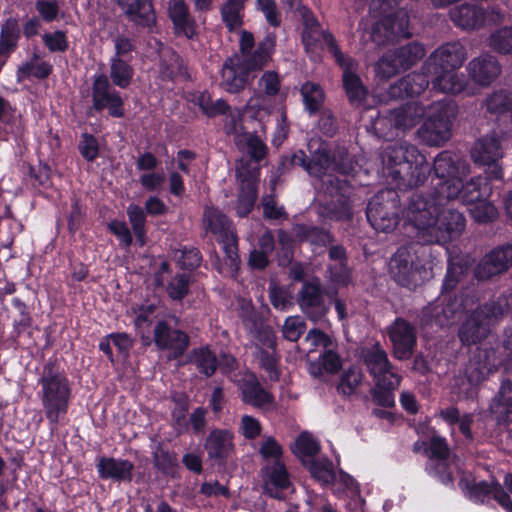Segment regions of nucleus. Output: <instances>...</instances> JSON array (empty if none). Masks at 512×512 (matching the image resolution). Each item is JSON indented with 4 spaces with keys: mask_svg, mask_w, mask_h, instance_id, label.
Here are the masks:
<instances>
[{
    "mask_svg": "<svg viewBox=\"0 0 512 512\" xmlns=\"http://www.w3.org/2000/svg\"><path fill=\"white\" fill-rule=\"evenodd\" d=\"M490 47L500 54L512 53V27H503L489 37Z\"/></svg>",
    "mask_w": 512,
    "mask_h": 512,
    "instance_id": "58",
    "label": "nucleus"
},
{
    "mask_svg": "<svg viewBox=\"0 0 512 512\" xmlns=\"http://www.w3.org/2000/svg\"><path fill=\"white\" fill-rule=\"evenodd\" d=\"M383 163L389 184L393 187L371 197L365 211L366 218L368 224L386 220L400 224L396 190L407 191L423 185L430 172L429 162L415 145L400 142L385 149Z\"/></svg>",
    "mask_w": 512,
    "mask_h": 512,
    "instance_id": "1",
    "label": "nucleus"
},
{
    "mask_svg": "<svg viewBox=\"0 0 512 512\" xmlns=\"http://www.w3.org/2000/svg\"><path fill=\"white\" fill-rule=\"evenodd\" d=\"M175 407L172 410V418L175 428L179 433L188 430V422L186 421V413L189 409L188 398L185 394H177L173 396Z\"/></svg>",
    "mask_w": 512,
    "mask_h": 512,
    "instance_id": "59",
    "label": "nucleus"
},
{
    "mask_svg": "<svg viewBox=\"0 0 512 512\" xmlns=\"http://www.w3.org/2000/svg\"><path fill=\"white\" fill-rule=\"evenodd\" d=\"M256 72L244 58L238 54L227 57L221 69V87L231 94L242 92L250 83Z\"/></svg>",
    "mask_w": 512,
    "mask_h": 512,
    "instance_id": "14",
    "label": "nucleus"
},
{
    "mask_svg": "<svg viewBox=\"0 0 512 512\" xmlns=\"http://www.w3.org/2000/svg\"><path fill=\"white\" fill-rule=\"evenodd\" d=\"M270 308L262 305L255 308L250 300L239 301V317L249 334L269 323Z\"/></svg>",
    "mask_w": 512,
    "mask_h": 512,
    "instance_id": "35",
    "label": "nucleus"
},
{
    "mask_svg": "<svg viewBox=\"0 0 512 512\" xmlns=\"http://www.w3.org/2000/svg\"><path fill=\"white\" fill-rule=\"evenodd\" d=\"M393 53L402 70H408L425 56L426 51L421 43L410 42L398 47Z\"/></svg>",
    "mask_w": 512,
    "mask_h": 512,
    "instance_id": "48",
    "label": "nucleus"
},
{
    "mask_svg": "<svg viewBox=\"0 0 512 512\" xmlns=\"http://www.w3.org/2000/svg\"><path fill=\"white\" fill-rule=\"evenodd\" d=\"M490 332V326L474 310L472 314L460 325L458 338L462 345L471 346L480 343Z\"/></svg>",
    "mask_w": 512,
    "mask_h": 512,
    "instance_id": "30",
    "label": "nucleus"
},
{
    "mask_svg": "<svg viewBox=\"0 0 512 512\" xmlns=\"http://www.w3.org/2000/svg\"><path fill=\"white\" fill-rule=\"evenodd\" d=\"M494 481H479V482H471L468 480H461L459 482V486L463 490L466 497H468L471 501L479 504H484L486 499L493 495L494 493Z\"/></svg>",
    "mask_w": 512,
    "mask_h": 512,
    "instance_id": "47",
    "label": "nucleus"
},
{
    "mask_svg": "<svg viewBox=\"0 0 512 512\" xmlns=\"http://www.w3.org/2000/svg\"><path fill=\"white\" fill-rule=\"evenodd\" d=\"M153 465L164 475L174 476L178 467L177 454L167 450L162 443H157L152 451Z\"/></svg>",
    "mask_w": 512,
    "mask_h": 512,
    "instance_id": "46",
    "label": "nucleus"
},
{
    "mask_svg": "<svg viewBox=\"0 0 512 512\" xmlns=\"http://www.w3.org/2000/svg\"><path fill=\"white\" fill-rule=\"evenodd\" d=\"M204 448L208 458L217 464H224L234 450L233 435L226 429H213L207 436Z\"/></svg>",
    "mask_w": 512,
    "mask_h": 512,
    "instance_id": "22",
    "label": "nucleus"
},
{
    "mask_svg": "<svg viewBox=\"0 0 512 512\" xmlns=\"http://www.w3.org/2000/svg\"><path fill=\"white\" fill-rule=\"evenodd\" d=\"M236 178L239 182L236 214L243 218L248 216L255 206L258 197L260 168L252 166L250 161H242L236 168Z\"/></svg>",
    "mask_w": 512,
    "mask_h": 512,
    "instance_id": "10",
    "label": "nucleus"
},
{
    "mask_svg": "<svg viewBox=\"0 0 512 512\" xmlns=\"http://www.w3.org/2000/svg\"><path fill=\"white\" fill-rule=\"evenodd\" d=\"M357 168L358 162L347 148L337 146L331 150L327 142H321L318 148L311 153L308 173L317 178H322L328 172L354 177Z\"/></svg>",
    "mask_w": 512,
    "mask_h": 512,
    "instance_id": "6",
    "label": "nucleus"
},
{
    "mask_svg": "<svg viewBox=\"0 0 512 512\" xmlns=\"http://www.w3.org/2000/svg\"><path fill=\"white\" fill-rule=\"evenodd\" d=\"M494 355L492 350H480L475 354L469 361V365L466 369V374L471 383H479L485 380L489 374L496 371L499 361L491 359Z\"/></svg>",
    "mask_w": 512,
    "mask_h": 512,
    "instance_id": "36",
    "label": "nucleus"
},
{
    "mask_svg": "<svg viewBox=\"0 0 512 512\" xmlns=\"http://www.w3.org/2000/svg\"><path fill=\"white\" fill-rule=\"evenodd\" d=\"M490 411L498 422H512V380L502 381L490 404Z\"/></svg>",
    "mask_w": 512,
    "mask_h": 512,
    "instance_id": "37",
    "label": "nucleus"
},
{
    "mask_svg": "<svg viewBox=\"0 0 512 512\" xmlns=\"http://www.w3.org/2000/svg\"><path fill=\"white\" fill-rule=\"evenodd\" d=\"M426 456L430 461L448 460L450 456V447L446 439L440 435L434 434L429 440V446L426 449Z\"/></svg>",
    "mask_w": 512,
    "mask_h": 512,
    "instance_id": "62",
    "label": "nucleus"
},
{
    "mask_svg": "<svg viewBox=\"0 0 512 512\" xmlns=\"http://www.w3.org/2000/svg\"><path fill=\"white\" fill-rule=\"evenodd\" d=\"M464 226H412L417 244H444L461 234Z\"/></svg>",
    "mask_w": 512,
    "mask_h": 512,
    "instance_id": "29",
    "label": "nucleus"
},
{
    "mask_svg": "<svg viewBox=\"0 0 512 512\" xmlns=\"http://www.w3.org/2000/svg\"><path fill=\"white\" fill-rule=\"evenodd\" d=\"M126 19L139 28H152L156 24L153 0H113Z\"/></svg>",
    "mask_w": 512,
    "mask_h": 512,
    "instance_id": "20",
    "label": "nucleus"
},
{
    "mask_svg": "<svg viewBox=\"0 0 512 512\" xmlns=\"http://www.w3.org/2000/svg\"><path fill=\"white\" fill-rule=\"evenodd\" d=\"M476 300L475 294L468 288L461 289L455 295L441 296L422 308L419 325L422 330L433 332L449 327L471 310Z\"/></svg>",
    "mask_w": 512,
    "mask_h": 512,
    "instance_id": "4",
    "label": "nucleus"
},
{
    "mask_svg": "<svg viewBox=\"0 0 512 512\" xmlns=\"http://www.w3.org/2000/svg\"><path fill=\"white\" fill-rule=\"evenodd\" d=\"M512 267V244L498 246L486 254L474 270L478 280H488Z\"/></svg>",
    "mask_w": 512,
    "mask_h": 512,
    "instance_id": "17",
    "label": "nucleus"
},
{
    "mask_svg": "<svg viewBox=\"0 0 512 512\" xmlns=\"http://www.w3.org/2000/svg\"><path fill=\"white\" fill-rule=\"evenodd\" d=\"M475 310L491 327L512 313V294H500Z\"/></svg>",
    "mask_w": 512,
    "mask_h": 512,
    "instance_id": "32",
    "label": "nucleus"
},
{
    "mask_svg": "<svg viewBox=\"0 0 512 512\" xmlns=\"http://www.w3.org/2000/svg\"><path fill=\"white\" fill-rule=\"evenodd\" d=\"M502 157L501 140L496 133L478 139L472 151L474 162L486 166L485 174L491 179L503 178V169L499 164Z\"/></svg>",
    "mask_w": 512,
    "mask_h": 512,
    "instance_id": "12",
    "label": "nucleus"
},
{
    "mask_svg": "<svg viewBox=\"0 0 512 512\" xmlns=\"http://www.w3.org/2000/svg\"><path fill=\"white\" fill-rule=\"evenodd\" d=\"M470 78L480 86L490 85L501 73V66L496 57L482 54L472 59L467 66Z\"/></svg>",
    "mask_w": 512,
    "mask_h": 512,
    "instance_id": "23",
    "label": "nucleus"
},
{
    "mask_svg": "<svg viewBox=\"0 0 512 512\" xmlns=\"http://www.w3.org/2000/svg\"><path fill=\"white\" fill-rule=\"evenodd\" d=\"M208 231L216 235L217 242L222 245L230 271L232 273L237 272L240 265V257L238 255L236 233L230 230V226H208Z\"/></svg>",
    "mask_w": 512,
    "mask_h": 512,
    "instance_id": "31",
    "label": "nucleus"
},
{
    "mask_svg": "<svg viewBox=\"0 0 512 512\" xmlns=\"http://www.w3.org/2000/svg\"><path fill=\"white\" fill-rule=\"evenodd\" d=\"M92 105L88 112L101 113L107 110L112 118L125 117V101L120 92L112 87L106 74L100 73L92 76L91 86Z\"/></svg>",
    "mask_w": 512,
    "mask_h": 512,
    "instance_id": "9",
    "label": "nucleus"
},
{
    "mask_svg": "<svg viewBox=\"0 0 512 512\" xmlns=\"http://www.w3.org/2000/svg\"><path fill=\"white\" fill-rule=\"evenodd\" d=\"M363 379V373L360 368L350 367L343 372L340 377V382L337 386V390L339 393L350 396L352 395L356 388L361 384Z\"/></svg>",
    "mask_w": 512,
    "mask_h": 512,
    "instance_id": "55",
    "label": "nucleus"
},
{
    "mask_svg": "<svg viewBox=\"0 0 512 512\" xmlns=\"http://www.w3.org/2000/svg\"><path fill=\"white\" fill-rule=\"evenodd\" d=\"M489 175L477 176L467 182H463L461 201L465 204H473L480 200H487L492 193V185Z\"/></svg>",
    "mask_w": 512,
    "mask_h": 512,
    "instance_id": "40",
    "label": "nucleus"
},
{
    "mask_svg": "<svg viewBox=\"0 0 512 512\" xmlns=\"http://www.w3.org/2000/svg\"><path fill=\"white\" fill-rule=\"evenodd\" d=\"M159 76L162 81L175 82L178 76L190 79L187 66L183 58L172 52L169 59H162L159 64Z\"/></svg>",
    "mask_w": 512,
    "mask_h": 512,
    "instance_id": "43",
    "label": "nucleus"
},
{
    "mask_svg": "<svg viewBox=\"0 0 512 512\" xmlns=\"http://www.w3.org/2000/svg\"><path fill=\"white\" fill-rule=\"evenodd\" d=\"M322 34L328 52L342 70V88L349 103L356 107L362 106L368 98L369 90L357 73L358 62L341 51L335 36L330 31H323Z\"/></svg>",
    "mask_w": 512,
    "mask_h": 512,
    "instance_id": "5",
    "label": "nucleus"
},
{
    "mask_svg": "<svg viewBox=\"0 0 512 512\" xmlns=\"http://www.w3.org/2000/svg\"><path fill=\"white\" fill-rule=\"evenodd\" d=\"M451 21L463 30H475L482 27L486 21V11L477 4L464 3L455 6L449 12Z\"/></svg>",
    "mask_w": 512,
    "mask_h": 512,
    "instance_id": "26",
    "label": "nucleus"
},
{
    "mask_svg": "<svg viewBox=\"0 0 512 512\" xmlns=\"http://www.w3.org/2000/svg\"><path fill=\"white\" fill-rule=\"evenodd\" d=\"M465 175L438 179L431 197L412 195L403 212L406 218L403 224H466L464 213L450 203L451 200L461 199Z\"/></svg>",
    "mask_w": 512,
    "mask_h": 512,
    "instance_id": "2",
    "label": "nucleus"
},
{
    "mask_svg": "<svg viewBox=\"0 0 512 512\" xmlns=\"http://www.w3.org/2000/svg\"><path fill=\"white\" fill-rule=\"evenodd\" d=\"M151 340L159 350L169 351L168 358L170 360L183 356L190 345V337L187 333L171 327L165 320H160L155 324Z\"/></svg>",
    "mask_w": 512,
    "mask_h": 512,
    "instance_id": "13",
    "label": "nucleus"
},
{
    "mask_svg": "<svg viewBox=\"0 0 512 512\" xmlns=\"http://www.w3.org/2000/svg\"><path fill=\"white\" fill-rule=\"evenodd\" d=\"M391 278L408 289H415L423 281L425 273L414 242L403 245L393 254L389 263Z\"/></svg>",
    "mask_w": 512,
    "mask_h": 512,
    "instance_id": "8",
    "label": "nucleus"
},
{
    "mask_svg": "<svg viewBox=\"0 0 512 512\" xmlns=\"http://www.w3.org/2000/svg\"><path fill=\"white\" fill-rule=\"evenodd\" d=\"M457 106L453 102L439 101L432 106V113L417 131L419 138L429 146H441L452 135Z\"/></svg>",
    "mask_w": 512,
    "mask_h": 512,
    "instance_id": "7",
    "label": "nucleus"
},
{
    "mask_svg": "<svg viewBox=\"0 0 512 512\" xmlns=\"http://www.w3.org/2000/svg\"><path fill=\"white\" fill-rule=\"evenodd\" d=\"M324 294L319 279L305 281L298 291V304L302 312L313 322L322 320L330 310V304L325 301Z\"/></svg>",
    "mask_w": 512,
    "mask_h": 512,
    "instance_id": "15",
    "label": "nucleus"
},
{
    "mask_svg": "<svg viewBox=\"0 0 512 512\" xmlns=\"http://www.w3.org/2000/svg\"><path fill=\"white\" fill-rule=\"evenodd\" d=\"M187 362L195 364L198 371L206 377H211L218 368V358L208 347L191 350Z\"/></svg>",
    "mask_w": 512,
    "mask_h": 512,
    "instance_id": "45",
    "label": "nucleus"
},
{
    "mask_svg": "<svg viewBox=\"0 0 512 512\" xmlns=\"http://www.w3.org/2000/svg\"><path fill=\"white\" fill-rule=\"evenodd\" d=\"M318 214L324 221H349L352 218L350 201L348 198L343 196L336 200L331 199L319 206Z\"/></svg>",
    "mask_w": 512,
    "mask_h": 512,
    "instance_id": "41",
    "label": "nucleus"
},
{
    "mask_svg": "<svg viewBox=\"0 0 512 512\" xmlns=\"http://www.w3.org/2000/svg\"><path fill=\"white\" fill-rule=\"evenodd\" d=\"M389 338L393 344V355L399 360L409 359L416 346V332L414 327L403 318H396L388 330Z\"/></svg>",
    "mask_w": 512,
    "mask_h": 512,
    "instance_id": "18",
    "label": "nucleus"
},
{
    "mask_svg": "<svg viewBox=\"0 0 512 512\" xmlns=\"http://www.w3.org/2000/svg\"><path fill=\"white\" fill-rule=\"evenodd\" d=\"M487 110L493 114H503L512 111V99L503 92H494L487 99Z\"/></svg>",
    "mask_w": 512,
    "mask_h": 512,
    "instance_id": "64",
    "label": "nucleus"
},
{
    "mask_svg": "<svg viewBox=\"0 0 512 512\" xmlns=\"http://www.w3.org/2000/svg\"><path fill=\"white\" fill-rule=\"evenodd\" d=\"M254 356L258 360L260 367L268 373L269 379L271 381H278L280 372L277 369V359L274 353H270L262 346L255 344Z\"/></svg>",
    "mask_w": 512,
    "mask_h": 512,
    "instance_id": "56",
    "label": "nucleus"
},
{
    "mask_svg": "<svg viewBox=\"0 0 512 512\" xmlns=\"http://www.w3.org/2000/svg\"><path fill=\"white\" fill-rule=\"evenodd\" d=\"M264 472L263 482L265 493L269 496L281 499L283 491L291 485L287 469L283 462L276 460L271 465L262 468Z\"/></svg>",
    "mask_w": 512,
    "mask_h": 512,
    "instance_id": "25",
    "label": "nucleus"
},
{
    "mask_svg": "<svg viewBox=\"0 0 512 512\" xmlns=\"http://www.w3.org/2000/svg\"><path fill=\"white\" fill-rule=\"evenodd\" d=\"M276 43L277 36L275 32H268L258 42L253 53L244 59L255 71H262L272 61L273 55L276 52Z\"/></svg>",
    "mask_w": 512,
    "mask_h": 512,
    "instance_id": "38",
    "label": "nucleus"
},
{
    "mask_svg": "<svg viewBox=\"0 0 512 512\" xmlns=\"http://www.w3.org/2000/svg\"><path fill=\"white\" fill-rule=\"evenodd\" d=\"M358 356L374 380L388 378L390 374H395L387 352L378 341L371 346L360 347Z\"/></svg>",
    "mask_w": 512,
    "mask_h": 512,
    "instance_id": "19",
    "label": "nucleus"
},
{
    "mask_svg": "<svg viewBox=\"0 0 512 512\" xmlns=\"http://www.w3.org/2000/svg\"><path fill=\"white\" fill-rule=\"evenodd\" d=\"M300 94L309 115H314L321 110L325 101V92L320 84L307 81L301 85Z\"/></svg>",
    "mask_w": 512,
    "mask_h": 512,
    "instance_id": "44",
    "label": "nucleus"
},
{
    "mask_svg": "<svg viewBox=\"0 0 512 512\" xmlns=\"http://www.w3.org/2000/svg\"><path fill=\"white\" fill-rule=\"evenodd\" d=\"M258 89L265 96H277L281 89L280 75L273 70L264 71L258 80Z\"/></svg>",
    "mask_w": 512,
    "mask_h": 512,
    "instance_id": "60",
    "label": "nucleus"
},
{
    "mask_svg": "<svg viewBox=\"0 0 512 512\" xmlns=\"http://www.w3.org/2000/svg\"><path fill=\"white\" fill-rule=\"evenodd\" d=\"M402 70L400 63L396 61L394 53L382 56L375 66V72L379 79L388 80Z\"/></svg>",
    "mask_w": 512,
    "mask_h": 512,
    "instance_id": "61",
    "label": "nucleus"
},
{
    "mask_svg": "<svg viewBox=\"0 0 512 512\" xmlns=\"http://www.w3.org/2000/svg\"><path fill=\"white\" fill-rule=\"evenodd\" d=\"M96 467L101 479L131 482L135 466L127 459L102 456L98 459Z\"/></svg>",
    "mask_w": 512,
    "mask_h": 512,
    "instance_id": "24",
    "label": "nucleus"
},
{
    "mask_svg": "<svg viewBox=\"0 0 512 512\" xmlns=\"http://www.w3.org/2000/svg\"><path fill=\"white\" fill-rule=\"evenodd\" d=\"M292 451L304 465V460L315 459L314 457L320 451V446L308 432H302L296 439Z\"/></svg>",
    "mask_w": 512,
    "mask_h": 512,
    "instance_id": "51",
    "label": "nucleus"
},
{
    "mask_svg": "<svg viewBox=\"0 0 512 512\" xmlns=\"http://www.w3.org/2000/svg\"><path fill=\"white\" fill-rule=\"evenodd\" d=\"M156 306L154 304L141 305L139 307V313L134 320V324L138 329L142 344L149 346L152 343L151 337L146 334L149 332L150 325L152 323L151 315L155 312Z\"/></svg>",
    "mask_w": 512,
    "mask_h": 512,
    "instance_id": "52",
    "label": "nucleus"
},
{
    "mask_svg": "<svg viewBox=\"0 0 512 512\" xmlns=\"http://www.w3.org/2000/svg\"><path fill=\"white\" fill-rule=\"evenodd\" d=\"M411 36L409 16L402 10L384 15L371 28V39L377 45H386Z\"/></svg>",
    "mask_w": 512,
    "mask_h": 512,
    "instance_id": "11",
    "label": "nucleus"
},
{
    "mask_svg": "<svg viewBox=\"0 0 512 512\" xmlns=\"http://www.w3.org/2000/svg\"><path fill=\"white\" fill-rule=\"evenodd\" d=\"M38 383L41 385L39 397L43 411L54 432L61 418L68 412L71 397L69 380L57 361L49 360L42 368Z\"/></svg>",
    "mask_w": 512,
    "mask_h": 512,
    "instance_id": "3",
    "label": "nucleus"
},
{
    "mask_svg": "<svg viewBox=\"0 0 512 512\" xmlns=\"http://www.w3.org/2000/svg\"><path fill=\"white\" fill-rule=\"evenodd\" d=\"M239 389L242 401L253 407L265 408L274 403V396L261 386L255 375L240 380Z\"/></svg>",
    "mask_w": 512,
    "mask_h": 512,
    "instance_id": "28",
    "label": "nucleus"
},
{
    "mask_svg": "<svg viewBox=\"0 0 512 512\" xmlns=\"http://www.w3.org/2000/svg\"><path fill=\"white\" fill-rule=\"evenodd\" d=\"M304 466L311 476L322 485L332 484L335 480L333 464L327 458L304 460Z\"/></svg>",
    "mask_w": 512,
    "mask_h": 512,
    "instance_id": "50",
    "label": "nucleus"
},
{
    "mask_svg": "<svg viewBox=\"0 0 512 512\" xmlns=\"http://www.w3.org/2000/svg\"><path fill=\"white\" fill-rule=\"evenodd\" d=\"M374 381L375 385L370 390L374 403L384 408L394 407V391L400 386L401 377L398 374H390L388 378Z\"/></svg>",
    "mask_w": 512,
    "mask_h": 512,
    "instance_id": "39",
    "label": "nucleus"
},
{
    "mask_svg": "<svg viewBox=\"0 0 512 512\" xmlns=\"http://www.w3.org/2000/svg\"><path fill=\"white\" fill-rule=\"evenodd\" d=\"M429 166H431L429 164ZM432 167H430L431 173ZM434 175L437 179L447 178L458 174H466L469 171V165L452 151L445 150L440 152L434 159ZM430 174L427 175V177Z\"/></svg>",
    "mask_w": 512,
    "mask_h": 512,
    "instance_id": "33",
    "label": "nucleus"
},
{
    "mask_svg": "<svg viewBox=\"0 0 512 512\" xmlns=\"http://www.w3.org/2000/svg\"><path fill=\"white\" fill-rule=\"evenodd\" d=\"M190 290V276L186 273L176 274L168 283L166 291L173 301H182Z\"/></svg>",
    "mask_w": 512,
    "mask_h": 512,
    "instance_id": "57",
    "label": "nucleus"
},
{
    "mask_svg": "<svg viewBox=\"0 0 512 512\" xmlns=\"http://www.w3.org/2000/svg\"><path fill=\"white\" fill-rule=\"evenodd\" d=\"M10 317L13 322L15 338H18L32 324V318L26 304L18 297H14L11 301Z\"/></svg>",
    "mask_w": 512,
    "mask_h": 512,
    "instance_id": "49",
    "label": "nucleus"
},
{
    "mask_svg": "<svg viewBox=\"0 0 512 512\" xmlns=\"http://www.w3.org/2000/svg\"><path fill=\"white\" fill-rule=\"evenodd\" d=\"M431 90L445 94L457 95L463 92L467 85L464 74H458L456 70H436L428 72Z\"/></svg>",
    "mask_w": 512,
    "mask_h": 512,
    "instance_id": "27",
    "label": "nucleus"
},
{
    "mask_svg": "<svg viewBox=\"0 0 512 512\" xmlns=\"http://www.w3.org/2000/svg\"><path fill=\"white\" fill-rule=\"evenodd\" d=\"M178 251L180 252L178 264L182 269L193 271L201 265L202 254L198 248L194 246H183Z\"/></svg>",
    "mask_w": 512,
    "mask_h": 512,
    "instance_id": "63",
    "label": "nucleus"
},
{
    "mask_svg": "<svg viewBox=\"0 0 512 512\" xmlns=\"http://www.w3.org/2000/svg\"><path fill=\"white\" fill-rule=\"evenodd\" d=\"M466 49L458 41L445 43L433 51L422 65L426 72L457 70L466 60Z\"/></svg>",
    "mask_w": 512,
    "mask_h": 512,
    "instance_id": "16",
    "label": "nucleus"
},
{
    "mask_svg": "<svg viewBox=\"0 0 512 512\" xmlns=\"http://www.w3.org/2000/svg\"><path fill=\"white\" fill-rule=\"evenodd\" d=\"M429 85V74L421 68L420 72H411L392 83L387 89V95L395 100L413 98L422 94Z\"/></svg>",
    "mask_w": 512,
    "mask_h": 512,
    "instance_id": "21",
    "label": "nucleus"
},
{
    "mask_svg": "<svg viewBox=\"0 0 512 512\" xmlns=\"http://www.w3.org/2000/svg\"><path fill=\"white\" fill-rule=\"evenodd\" d=\"M134 69L128 60L120 57H111L109 81L120 89L128 88L133 80Z\"/></svg>",
    "mask_w": 512,
    "mask_h": 512,
    "instance_id": "42",
    "label": "nucleus"
},
{
    "mask_svg": "<svg viewBox=\"0 0 512 512\" xmlns=\"http://www.w3.org/2000/svg\"><path fill=\"white\" fill-rule=\"evenodd\" d=\"M471 205L469 212L476 224H488L497 218L498 211L488 199L477 201Z\"/></svg>",
    "mask_w": 512,
    "mask_h": 512,
    "instance_id": "54",
    "label": "nucleus"
},
{
    "mask_svg": "<svg viewBox=\"0 0 512 512\" xmlns=\"http://www.w3.org/2000/svg\"><path fill=\"white\" fill-rule=\"evenodd\" d=\"M246 146L250 159H240L236 168L241 164L242 161H250L252 166H257L260 168L259 163L263 161L268 154L267 145L258 135L251 134L247 139Z\"/></svg>",
    "mask_w": 512,
    "mask_h": 512,
    "instance_id": "53",
    "label": "nucleus"
},
{
    "mask_svg": "<svg viewBox=\"0 0 512 512\" xmlns=\"http://www.w3.org/2000/svg\"><path fill=\"white\" fill-rule=\"evenodd\" d=\"M389 122L390 128L395 129H408L415 125V114L410 105L401 106L394 109H388L380 113L379 117L374 122V128L379 131V136L383 135L382 126Z\"/></svg>",
    "mask_w": 512,
    "mask_h": 512,
    "instance_id": "34",
    "label": "nucleus"
}]
</instances>
